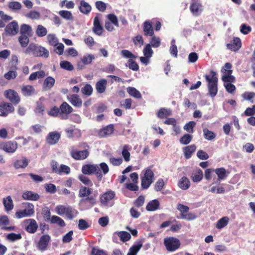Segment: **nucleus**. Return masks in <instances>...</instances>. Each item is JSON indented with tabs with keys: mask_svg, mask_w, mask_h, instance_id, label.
<instances>
[{
	"mask_svg": "<svg viewBox=\"0 0 255 255\" xmlns=\"http://www.w3.org/2000/svg\"><path fill=\"white\" fill-rule=\"evenodd\" d=\"M28 164V161L26 157H23L21 160H16L13 163L15 169L24 168Z\"/></svg>",
	"mask_w": 255,
	"mask_h": 255,
	"instance_id": "27",
	"label": "nucleus"
},
{
	"mask_svg": "<svg viewBox=\"0 0 255 255\" xmlns=\"http://www.w3.org/2000/svg\"><path fill=\"white\" fill-rule=\"evenodd\" d=\"M78 179L84 184L92 186L93 185V183L92 181L87 177H86L85 174H80L78 176Z\"/></svg>",
	"mask_w": 255,
	"mask_h": 255,
	"instance_id": "61",
	"label": "nucleus"
},
{
	"mask_svg": "<svg viewBox=\"0 0 255 255\" xmlns=\"http://www.w3.org/2000/svg\"><path fill=\"white\" fill-rule=\"evenodd\" d=\"M193 136L189 134H185L180 139L181 144L186 145L190 142L192 139Z\"/></svg>",
	"mask_w": 255,
	"mask_h": 255,
	"instance_id": "55",
	"label": "nucleus"
},
{
	"mask_svg": "<svg viewBox=\"0 0 255 255\" xmlns=\"http://www.w3.org/2000/svg\"><path fill=\"white\" fill-rule=\"evenodd\" d=\"M23 223L24 225L25 231L30 234L35 233L38 228L36 221L33 219H25Z\"/></svg>",
	"mask_w": 255,
	"mask_h": 255,
	"instance_id": "8",
	"label": "nucleus"
},
{
	"mask_svg": "<svg viewBox=\"0 0 255 255\" xmlns=\"http://www.w3.org/2000/svg\"><path fill=\"white\" fill-rule=\"evenodd\" d=\"M18 144L16 141L9 140L0 144V149L7 153H13L17 149Z\"/></svg>",
	"mask_w": 255,
	"mask_h": 255,
	"instance_id": "7",
	"label": "nucleus"
},
{
	"mask_svg": "<svg viewBox=\"0 0 255 255\" xmlns=\"http://www.w3.org/2000/svg\"><path fill=\"white\" fill-rule=\"evenodd\" d=\"M115 196V193L112 190L106 192L100 197L101 202L103 204H107L111 201Z\"/></svg>",
	"mask_w": 255,
	"mask_h": 255,
	"instance_id": "18",
	"label": "nucleus"
},
{
	"mask_svg": "<svg viewBox=\"0 0 255 255\" xmlns=\"http://www.w3.org/2000/svg\"><path fill=\"white\" fill-rule=\"evenodd\" d=\"M241 46L242 42L239 37H234L232 42L227 44V48L233 51H238Z\"/></svg>",
	"mask_w": 255,
	"mask_h": 255,
	"instance_id": "17",
	"label": "nucleus"
},
{
	"mask_svg": "<svg viewBox=\"0 0 255 255\" xmlns=\"http://www.w3.org/2000/svg\"><path fill=\"white\" fill-rule=\"evenodd\" d=\"M229 219L228 217H224L219 220L217 223L216 227L218 229H222L227 225Z\"/></svg>",
	"mask_w": 255,
	"mask_h": 255,
	"instance_id": "48",
	"label": "nucleus"
},
{
	"mask_svg": "<svg viewBox=\"0 0 255 255\" xmlns=\"http://www.w3.org/2000/svg\"><path fill=\"white\" fill-rule=\"evenodd\" d=\"M178 186L182 190H187L190 186V181L187 177L183 176L179 180Z\"/></svg>",
	"mask_w": 255,
	"mask_h": 255,
	"instance_id": "25",
	"label": "nucleus"
},
{
	"mask_svg": "<svg viewBox=\"0 0 255 255\" xmlns=\"http://www.w3.org/2000/svg\"><path fill=\"white\" fill-rule=\"evenodd\" d=\"M34 213V206L32 204L28 203L23 210L17 211L15 213V216L18 219L26 217H30Z\"/></svg>",
	"mask_w": 255,
	"mask_h": 255,
	"instance_id": "5",
	"label": "nucleus"
},
{
	"mask_svg": "<svg viewBox=\"0 0 255 255\" xmlns=\"http://www.w3.org/2000/svg\"><path fill=\"white\" fill-rule=\"evenodd\" d=\"M45 76V72L43 70H40L31 73L29 77V80L30 81H33L37 78H43Z\"/></svg>",
	"mask_w": 255,
	"mask_h": 255,
	"instance_id": "42",
	"label": "nucleus"
},
{
	"mask_svg": "<svg viewBox=\"0 0 255 255\" xmlns=\"http://www.w3.org/2000/svg\"><path fill=\"white\" fill-rule=\"evenodd\" d=\"M92 193L91 189L85 186H81L79 191V197L83 198L88 197Z\"/></svg>",
	"mask_w": 255,
	"mask_h": 255,
	"instance_id": "35",
	"label": "nucleus"
},
{
	"mask_svg": "<svg viewBox=\"0 0 255 255\" xmlns=\"http://www.w3.org/2000/svg\"><path fill=\"white\" fill-rule=\"evenodd\" d=\"M171 115V111L165 108H161L157 112V116L160 119L166 118Z\"/></svg>",
	"mask_w": 255,
	"mask_h": 255,
	"instance_id": "37",
	"label": "nucleus"
},
{
	"mask_svg": "<svg viewBox=\"0 0 255 255\" xmlns=\"http://www.w3.org/2000/svg\"><path fill=\"white\" fill-rule=\"evenodd\" d=\"M118 236L120 238L121 241L125 242L129 241L131 238L129 233L126 231H120L118 232Z\"/></svg>",
	"mask_w": 255,
	"mask_h": 255,
	"instance_id": "47",
	"label": "nucleus"
},
{
	"mask_svg": "<svg viewBox=\"0 0 255 255\" xmlns=\"http://www.w3.org/2000/svg\"><path fill=\"white\" fill-rule=\"evenodd\" d=\"M149 167L144 169V176L141 177V186L142 189H147L154 181V174L151 168Z\"/></svg>",
	"mask_w": 255,
	"mask_h": 255,
	"instance_id": "3",
	"label": "nucleus"
},
{
	"mask_svg": "<svg viewBox=\"0 0 255 255\" xmlns=\"http://www.w3.org/2000/svg\"><path fill=\"white\" fill-rule=\"evenodd\" d=\"M243 97L244 100L249 101L252 103L255 102V93L254 92H245L243 94Z\"/></svg>",
	"mask_w": 255,
	"mask_h": 255,
	"instance_id": "49",
	"label": "nucleus"
},
{
	"mask_svg": "<svg viewBox=\"0 0 255 255\" xmlns=\"http://www.w3.org/2000/svg\"><path fill=\"white\" fill-rule=\"evenodd\" d=\"M80 4L81 5L79 6V9L82 13L84 14H88L90 12L91 7L87 2L84 0H82Z\"/></svg>",
	"mask_w": 255,
	"mask_h": 255,
	"instance_id": "36",
	"label": "nucleus"
},
{
	"mask_svg": "<svg viewBox=\"0 0 255 255\" xmlns=\"http://www.w3.org/2000/svg\"><path fill=\"white\" fill-rule=\"evenodd\" d=\"M60 67L64 69L72 71L73 70L74 67L71 64V63L67 61H62L60 62Z\"/></svg>",
	"mask_w": 255,
	"mask_h": 255,
	"instance_id": "60",
	"label": "nucleus"
},
{
	"mask_svg": "<svg viewBox=\"0 0 255 255\" xmlns=\"http://www.w3.org/2000/svg\"><path fill=\"white\" fill-rule=\"evenodd\" d=\"M48 115L51 117H56L58 116L60 117L59 108L56 106L52 107L48 112Z\"/></svg>",
	"mask_w": 255,
	"mask_h": 255,
	"instance_id": "62",
	"label": "nucleus"
},
{
	"mask_svg": "<svg viewBox=\"0 0 255 255\" xmlns=\"http://www.w3.org/2000/svg\"><path fill=\"white\" fill-rule=\"evenodd\" d=\"M42 215L45 221L47 222L51 220V212L48 207H45L42 209Z\"/></svg>",
	"mask_w": 255,
	"mask_h": 255,
	"instance_id": "54",
	"label": "nucleus"
},
{
	"mask_svg": "<svg viewBox=\"0 0 255 255\" xmlns=\"http://www.w3.org/2000/svg\"><path fill=\"white\" fill-rule=\"evenodd\" d=\"M4 30L7 35L12 36L16 35L19 31L18 23L15 20L12 21L6 26Z\"/></svg>",
	"mask_w": 255,
	"mask_h": 255,
	"instance_id": "10",
	"label": "nucleus"
},
{
	"mask_svg": "<svg viewBox=\"0 0 255 255\" xmlns=\"http://www.w3.org/2000/svg\"><path fill=\"white\" fill-rule=\"evenodd\" d=\"M152 38L150 41L151 47L152 46L154 48H157L159 47L161 44V40L159 37H156L154 35L151 36Z\"/></svg>",
	"mask_w": 255,
	"mask_h": 255,
	"instance_id": "59",
	"label": "nucleus"
},
{
	"mask_svg": "<svg viewBox=\"0 0 255 255\" xmlns=\"http://www.w3.org/2000/svg\"><path fill=\"white\" fill-rule=\"evenodd\" d=\"M142 247V242L139 241L137 244L131 246L128 251L127 255H136L138 252Z\"/></svg>",
	"mask_w": 255,
	"mask_h": 255,
	"instance_id": "30",
	"label": "nucleus"
},
{
	"mask_svg": "<svg viewBox=\"0 0 255 255\" xmlns=\"http://www.w3.org/2000/svg\"><path fill=\"white\" fill-rule=\"evenodd\" d=\"M59 14L64 19L66 20H73V16L71 12L68 10H60Z\"/></svg>",
	"mask_w": 255,
	"mask_h": 255,
	"instance_id": "52",
	"label": "nucleus"
},
{
	"mask_svg": "<svg viewBox=\"0 0 255 255\" xmlns=\"http://www.w3.org/2000/svg\"><path fill=\"white\" fill-rule=\"evenodd\" d=\"M50 240V237L49 235L47 234L42 235L38 242L37 247L38 249L42 251H45L48 245Z\"/></svg>",
	"mask_w": 255,
	"mask_h": 255,
	"instance_id": "14",
	"label": "nucleus"
},
{
	"mask_svg": "<svg viewBox=\"0 0 255 255\" xmlns=\"http://www.w3.org/2000/svg\"><path fill=\"white\" fill-rule=\"evenodd\" d=\"M22 197L26 200L35 201L39 200L40 196L37 193L32 191H26L22 194Z\"/></svg>",
	"mask_w": 255,
	"mask_h": 255,
	"instance_id": "20",
	"label": "nucleus"
},
{
	"mask_svg": "<svg viewBox=\"0 0 255 255\" xmlns=\"http://www.w3.org/2000/svg\"><path fill=\"white\" fill-rule=\"evenodd\" d=\"M25 54L32 53L35 57L47 58L49 56L48 50L45 47L34 43H31L24 51Z\"/></svg>",
	"mask_w": 255,
	"mask_h": 255,
	"instance_id": "1",
	"label": "nucleus"
},
{
	"mask_svg": "<svg viewBox=\"0 0 255 255\" xmlns=\"http://www.w3.org/2000/svg\"><path fill=\"white\" fill-rule=\"evenodd\" d=\"M70 102L73 106L78 107H81L82 104V100L77 95H73Z\"/></svg>",
	"mask_w": 255,
	"mask_h": 255,
	"instance_id": "57",
	"label": "nucleus"
},
{
	"mask_svg": "<svg viewBox=\"0 0 255 255\" xmlns=\"http://www.w3.org/2000/svg\"><path fill=\"white\" fill-rule=\"evenodd\" d=\"M107 80L105 79H101L97 82V92L99 94L104 93L107 88Z\"/></svg>",
	"mask_w": 255,
	"mask_h": 255,
	"instance_id": "24",
	"label": "nucleus"
},
{
	"mask_svg": "<svg viewBox=\"0 0 255 255\" xmlns=\"http://www.w3.org/2000/svg\"><path fill=\"white\" fill-rule=\"evenodd\" d=\"M211 76L206 74L204 77L208 82L209 93L212 97H215L218 93V79L216 77L217 73L213 70L210 71Z\"/></svg>",
	"mask_w": 255,
	"mask_h": 255,
	"instance_id": "2",
	"label": "nucleus"
},
{
	"mask_svg": "<svg viewBox=\"0 0 255 255\" xmlns=\"http://www.w3.org/2000/svg\"><path fill=\"white\" fill-rule=\"evenodd\" d=\"M134 60V59H129L128 62V66L130 69L134 71H137L139 70V66Z\"/></svg>",
	"mask_w": 255,
	"mask_h": 255,
	"instance_id": "56",
	"label": "nucleus"
},
{
	"mask_svg": "<svg viewBox=\"0 0 255 255\" xmlns=\"http://www.w3.org/2000/svg\"><path fill=\"white\" fill-rule=\"evenodd\" d=\"M60 137V134L56 131L50 132L46 137V141L49 145H54L58 142Z\"/></svg>",
	"mask_w": 255,
	"mask_h": 255,
	"instance_id": "13",
	"label": "nucleus"
},
{
	"mask_svg": "<svg viewBox=\"0 0 255 255\" xmlns=\"http://www.w3.org/2000/svg\"><path fill=\"white\" fill-rule=\"evenodd\" d=\"M203 171L200 168L197 169L191 176V179L194 182H199L203 178Z\"/></svg>",
	"mask_w": 255,
	"mask_h": 255,
	"instance_id": "32",
	"label": "nucleus"
},
{
	"mask_svg": "<svg viewBox=\"0 0 255 255\" xmlns=\"http://www.w3.org/2000/svg\"><path fill=\"white\" fill-rule=\"evenodd\" d=\"M3 204L6 211H10L13 209V201L10 196H8L5 199H3Z\"/></svg>",
	"mask_w": 255,
	"mask_h": 255,
	"instance_id": "43",
	"label": "nucleus"
},
{
	"mask_svg": "<svg viewBox=\"0 0 255 255\" xmlns=\"http://www.w3.org/2000/svg\"><path fill=\"white\" fill-rule=\"evenodd\" d=\"M131 146L128 144H125L123 146L122 154L126 162H128L130 160V154L128 150H131Z\"/></svg>",
	"mask_w": 255,
	"mask_h": 255,
	"instance_id": "31",
	"label": "nucleus"
},
{
	"mask_svg": "<svg viewBox=\"0 0 255 255\" xmlns=\"http://www.w3.org/2000/svg\"><path fill=\"white\" fill-rule=\"evenodd\" d=\"M202 5L200 2V0H192L190 6V10L192 13L195 15H198L199 11H201Z\"/></svg>",
	"mask_w": 255,
	"mask_h": 255,
	"instance_id": "19",
	"label": "nucleus"
},
{
	"mask_svg": "<svg viewBox=\"0 0 255 255\" xmlns=\"http://www.w3.org/2000/svg\"><path fill=\"white\" fill-rule=\"evenodd\" d=\"M89 155V152L87 149L83 150H79L74 147H72L70 151V155L71 157L77 160H84L88 157Z\"/></svg>",
	"mask_w": 255,
	"mask_h": 255,
	"instance_id": "6",
	"label": "nucleus"
},
{
	"mask_svg": "<svg viewBox=\"0 0 255 255\" xmlns=\"http://www.w3.org/2000/svg\"><path fill=\"white\" fill-rule=\"evenodd\" d=\"M215 172L218 176V180H224L226 177V171L223 167L218 168L214 170Z\"/></svg>",
	"mask_w": 255,
	"mask_h": 255,
	"instance_id": "41",
	"label": "nucleus"
},
{
	"mask_svg": "<svg viewBox=\"0 0 255 255\" xmlns=\"http://www.w3.org/2000/svg\"><path fill=\"white\" fill-rule=\"evenodd\" d=\"M163 243L166 249L169 252H174L180 246V241L177 238L174 237L164 238Z\"/></svg>",
	"mask_w": 255,
	"mask_h": 255,
	"instance_id": "4",
	"label": "nucleus"
},
{
	"mask_svg": "<svg viewBox=\"0 0 255 255\" xmlns=\"http://www.w3.org/2000/svg\"><path fill=\"white\" fill-rule=\"evenodd\" d=\"M177 209L180 212L181 217L183 216V215H184L185 214L188 212L189 210V208L187 206L183 205L180 203L177 204Z\"/></svg>",
	"mask_w": 255,
	"mask_h": 255,
	"instance_id": "63",
	"label": "nucleus"
},
{
	"mask_svg": "<svg viewBox=\"0 0 255 255\" xmlns=\"http://www.w3.org/2000/svg\"><path fill=\"white\" fill-rule=\"evenodd\" d=\"M47 30L42 25H38L36 30V34L38 37H43L47 34Z\"/></svg>",
	"mask_w": 255,
	"mask_h": 255,
	"instance_id": "50",
	"label": "nucleus"
},
{
	"mask_svg": "<svg viewBox=\"0 0 255 255\" xmlns=\"http://www.w3.org/2000/svg\"><path fill=\"white\" fill-rule=\"evenodd\" d=\"M51 223L57 224L60 227H64L66 224L64 221L60 217L57 216H53L51 218Z\"/></svg>",
	"mask_w": 255,
	"mask_h": 255,
	"instance_id": "45",
	"label": "nucleus"
},
{
	"mask_svg": "<svg viewBox=\"0 0 255 255\" xmlns=\"http://www.w3.org/2000/svg\"><path fill=\"white\" fill-rule=\"evenodd\" d=\"M6 239L10 242H14L16 241L21 240L22 239V236L20 234L11 233L6 235Z\"/></svg>",
	"mask_w": 255,
	"mask_h": 255,
	"instance_id": "44",
	"label": "nucleus"
},
{
	"mask_svg": "<svg viewBox=\"0 0 255 255\" xmlns=\"http://www.w3.org/2000/svg\"><path fill=\"white\" fill-rule=\"evenodd\" d=\"M114 126L113 124L109 125L101 128L98 132V135L101 137H105L112 134L114 131Z\"/></svg>",
	"mask_w": 255,
	"mask_h": 255,
	"instance_id": "15",
	"label": "nucleus"
},
{
	"mask_svg": "<svg viewBox=\"0 0 255 255\" xmlns=\"http://www.w3.org/2000/svg\"><path fill=\"white\" fill-rule=\"evenodd\" d=\"M159 202L157 199L153 200L147 203L146 209L148 211H154L159 207Z\"/></svg>",
	"mask_w": 255,
	"mask_h": 255,
	"instance_id": "26",
	"label": "nucleus"
},
{
	"mask_svg": "<svg viewBox=\"0 0 255 255\" xmlns=\"http://www.w3.org/2000/svg\"><path fill=\"white\" fill-rule=\"evenodd\" d=\"M21 92L24 96H30L35 92V89L32 86H23L21 88Z\"/></svg>",
	"mask_w": 255,
	"mask_h": 255,
	"instance_id": "33",
	"label": "nucleus"
},
{
	"mask_svg": "<svg viewBox=\"0 0 255 255\" xmlns=\"http://www.w3.org/2000/svg\"><path fill=\"white\" fill-rule=\"evenodd\" d=\"M14 108L11 104L8 103H2L0 105V116L6 117L9 113H13Z\"/></svg>",
	"mask_w": 255,
	"mask_h": 255,
	"instance_id": "12",
	"label": "nucleus"
},
{
	"mask_svg": "<svg viewBox=\"0 0 255 255\" xmlns=\"http://www.w3.org/2000/svg\"><path fill=\"white\" fill-rule=\"evenodd\" d=\"M48 43L52 46H56L58 43V39L54 34H49L47 36Z\"/></svg>",
	"mask_w": 255,
	"mask_h": 255,
	"instance_id": "58",
	"label": "nucleus"
},
{
	"mask_svg": "<svg viewBox=\"0 0 255 255\" xmlns=\"http://www.w3.org/2000/svg\"><path fill=\"white\" fill-rule=\"evenodd\" d=\"M143 32L144 36H153L154 34L152 27V22L150 20H146L143 23Z\"/></svg>",
	"mask_w": 255,
	"mask_h": 255,
	"instance_id": "16",
	"label": "nucleus"
},
{
	"mask_svg": "<svg viewBox=\"0 0 255 255\" xmlns=\"http://www.w3.org/2000/svg\"><path fill=\"white\" fill-rule=\"evenodd\" d=\"M77 211L71 206H67L65 214L66 217L70 220L73 219L75 217V214H77Z\"/></svg>",
	"mask_w": 255,
	"mask_h": 255,
	"instance_id": "46",
	"label": "nucleus"
},
{
	"mask_svg": "<svg viewBox=\"0 0 255 255\" xmlns=\"http://www.w3.org/2000/svg\"><path fill=\"white\" fill-rule=\"evenodd\" d=\"M196 149V146L195 144H192L184 147L183 148V151L184 154L185 158L186 159L190 158L192 154L195 151Z\"/></svg>",
	"mask_w": 255,
	"mask_h": 255,
	"instance_id": "22",
	"label": "nucleus"
},
{
	"mask_svg": "<svg viewBox=\"0 0 255 255\" xmlns=\"http://www.w3.org/2000/svg\"><path fill=\"white\" fill-rule=\"evenodd\" d=\"M82 93L87 96L91 95L93 92V88L89 84H86L81 89Z\"/></svg>",
	"mask_w": 255,
	"mask_h": 255,
	"instance_id": "64",
	"label": "nucleus"
},
{
	"mask_svg": "<svg viewBox=\"0 0 255 255\" xmlns=\"http://www.w3.org/2000/svg\"><path fill=\"white\" fill-rule=\"evenodd\" d=\"M32 28L29 25L23 24L20 26V33L21 35L31 36Z\"/></svg>",
	"mask_w": 255,
	"mask_h": 255,
	"instance_id": "34",
	"label": "nucleus"
},
{
	"mask_svg": "<svg viewBox=\"0 0 255 255\" xmlns=\"http://www.w3.org/2000/svg\"><path fill=\"white\" fill-rule=\"evenodd\" d=\"M82 172L85 175H91L96 172V166L86 164L82 166Z\"/></svg>",
	"mask_w": 255,
	"mask_h": 255,
	"instance_id": "28",
	"label": "nucleus"
},
{
	"mask_svg": "<svg viewBox=\"0 0 255 255\" xmlns=\"http://www.w3.org/2000/svg\"><path fill=\"white\" fill-rule=\"evenodd\" d=\"M60 118L62 120H66L68 115L71 114L73 109L67 102H64L59 107Z\"/></svg>",
	"mask_w": 255,
	"mask_h": 255,
	"instance_id": "9",
	"label": "nucleus"
},
{
	"mask_svg": "<svg viewBox=\"0 0 255 255\" xmlns=\"http://www.w3.org/2000/svg\"><path fill=\"white\" fill-rule=\"evenodd\" d=\"M30 36H31L20 35V36L18 37V40L22 47L25 48L27 46L29 42V37Z\"/></svg>",
	"mask_w": 255,
	"mask_h": 255,
	"instance_id": "38",
	"label": "nucleus"
},
{
	"mask_svg": "<svg viewBox=\"0 0 255 255\" xmlns=\"http://www.w3.org/2000/svg\"><path fill=\"white\" fill-rule=\"evenodd\" d=\"M203 132L204 138L208 140H212L216 136L214 132L209 130L207 128H203Z\"/></svg>",
	"mask_w": 255,
	"mask_h": 255,
	"instance_id": "39",
	"label": "nucleus"
},
{
	"mask_svg": "<svg viewBox=\"0 0 255 255\" xmlns=\"http://www.w3.org/2000/svg\"><path fill=\"white\" fill-rule=\"evenodd\" d=\"M17 66L16 65V64L12 65L10 70L4 74V77L8 80L15 79L17 76Z\"/></svg>",
	"mask_w": 255,
	"mask_h": 255,
	"instance_id": "21",
	"label": "nucleus"
},
{
	"mask_svg": "<svg viewBox=\"0 0 255 255\" xmlns=\"http://www.w3.org/2000/svg\"><path fill=\"white\" fill-rule=\"evenodd\" d=\"M102 170L104 175L108 173L109 168L108 165L105 162H102L100 164V168L97 170V178L99 180H101L103 177V174L99 171Z\"/></svg>",
	"mask_w": 255,
	"mask_h": 255,
	"instance_id": "23",
	"label": "nucleus"
},
{
	"mask_svg": "<svg viewBox=\"0 0 255 255\" xmlns=\"http://www.w3.org/2000/svg\"><path fill=\"white\" fill-rule=\"evenodd\" d=\"M4 95L14 105L18 104L20 101V98L18 94L13 90L9 89L5 91Z\"/></svg>",
	"mask_w": 255,
	"mask_h": 255,
	"instance_id": "11",
	"label": "nucleus"
},
{
	"mask_svg": "<svg viewBox=\"0 0 255 255\" xmlns=\"http://www.w3.org/2000/svg\"><path fill=\"white\" fill-rule=\"evenodd\" d=\"M143 53L144 56L146 57H151L153 53V50L151 49V45L148 43L147 44L143 49Z\"/></svg>",
	"mask_w": 255,
	"mask_h": 255,
	"instance_id": "53",
	"label": "nucleus"
},
{
	"mask_svg": "<svg viewBox=\"0 0 255 255\" xmlns=\"http://www.w3.org/2000/svg\"><path fill=\"white\" fill-rule=\"evenodd\" d=\"M232 67V64L230 63L227 62L222 67L221 72L223 73V75H232L233 73V71L231 69Z\"/></svg>",
	"mask_w": 255,
	"mask_h": 255,
	"instance_id": "51",
	"label": "nucleus"
},
{
	"mask_svg": "<svg viewBox=\"0 0 255 255\" xmlns=\"http://www.w3.org/2000/svg\"><path fill=\"white\" fill-rule=\"evenodd\" d=\"M55 80L54 78L48 76L44 81L43 87L46 90L51 89L55 84Z\"/></svg>",
	"mask_w": 255,
	"mask_h": 255,
	"instance_id": "29",
	"label": "nucleus"
},
{
	"mask_svg": "<svg viewBox=\"0 0 255 255\" xmlns=\"http://www.w3.org/2000/svg\"><path fill=\"white\" fill-rule=\"evenodd\" d=\"M127 92L130 96L135 98L140 99L141 98V95L140 93L134 87H128L127 88Z\"/></svg>",
	"mask_w": 255,
	"mask_h": 255,
	"instance_id": "40",
	"label": "nucleus"
}]
</instances>
